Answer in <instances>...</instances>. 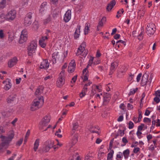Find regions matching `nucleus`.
Instances as JSON below:
<instances>
[{
    "mask_svg": "<svg viewBox=\"0 0 160 160\" xmlns=\"http://www.w3.org/2000/svg\"><path fill=\"white\" fill-rule=\"evenodd\" d=\"M44 102V99L42 96H40L38 99L33 100L31 106V109L32 111H35L41 107Z\"/></svg>",
    "mask_w": 160,
    "mask_h": 160,
    "instance_id": "obj_1",
    "label": "nucleus"
},
{
    "mask_svg": "<svg viewBox=\"0 0 160 160\" xmlns=\"http://www.w3.org/2000/svg\"><path fill=\"white\" fill-rule=\"evenodd\" d=\"M14 136L13 132H11L8 135V137H6L4 136L1 135L0 138L2 139V142L1 145L4 147L5 148H8L9 144Z\"/></svg>",
    "mask_w": 160,
    "mask_h": 160,
    "instance_id": "obj_2",
    "label": "nucleus"
},
{
    "mask_svg": "<svg viewBox=\"0 0 160 160\" xmlns=\"http://www.w3.org/2000/svg\"><path fill=\"white\" fill-rule=\"evenodd\" d=\"M37 42L36 41H32L27 48L28 56H31L32 54L35 53L37 47Z\"/></svg>",
    "mask_w": 160,
    "mask_h": 160,
    "instance_id": "obj_3",
    "label": "nucleus"
},
{
    "mask_svg": "<svg viewBox=\"0 0 160 160\" xmlns=\"http://www.w3.org/2000/svg\"><path fill=\"white\" fill-rule=\"evenodd\" d=\"M156 31V26L153 23L148 24L146 28V33L148 35L151 36Z\"/></svg>",
    "mask_w": 160,
    "mask_h": 160,
    "instance_id": "obj_4",
    "label": "nucleus"
},
{
    "mask_svg": "<svg viewBox=\"0 0 160 160\" xmlns=\"http://www.w3.org/2000/svg\"><path fill=\"white\" fill-rule=\"evenodd\" d=\"M65 74L64 71H62L59 75L57 82L56 84L58 87H62L65 83V80L64 79V75Z\"/></svg>",
    "mask_w": 160,
    "mask_h": 160,
    "instance_id": "obj_5",
    "label": "nucleus"
},
{
    "mask_svg": "<svg viewBox=\"0 0 160 160\" xmlns=\"http://www.w3.org/2000/svg\"><path fill=\"white\" fill-rule=\"evenodd\" d=\"M33 13L32 12H29L26 15L24 18V25L26 27L30 25L32 23V18Z\"/></svg>",
    "mask_w": 160,
    "mask_h": 160,
    "instance_id": "obj_6",
    "label": "nucleus"
},
{
    "mask_svg": "<svg viewBox=\"0 0 160 160\" xmlns=\"http://www.w3.org/2000/svg\"><path fill=\"white\" fill-rule=\"evenodd\" d=\"M50 120V118L49 116L48 115L45 116L39 123L40 125L39 129L40 130L42 129L43 127H46L48 125Z\"/></svg>",
    "mask_w": 160,
    "mask_h": 160,
    "instance_id": "obj_7",
    "label": "nucleus"
},
{
    "mask_svg": "<svg viewBox=\"0 0 160 160\" xmlns=\"http://www.w3.org/2000/svg\"><path fill=\"white\" fill-rule=\"evenodd\" d=\"M148 76V73H147L146 72L145 73L142 77L141 83V85L142 86H144L146 85H147L145 87V90L147 91L149 89L148 86H147L148 85L147 84Z\"/></svg>",
    "mask_w": 160,
    "mask_h": 160,
    "instance_id": "obj_8",
    "label": "nucleus"
},
{
    "mask_svg": "<svg viewBox=\"0 0 160 160\" xmlns=\"http://www.w3.org/2000/svg\"><path fill=\"white\" fill-rule=\"evenodd\" d=\"M16 16V12L15 10H11L6 15V17L8 20H13Z\"/></svg>",
    "mask_w": 160,
    "mask_h": 160,
    "instance_id": "obj_9",
    "label": "nucleus"
},
{
    "mask_svg": "<svg viewBox=\"0 0 160 160\" xmlns=\"http://www.w3.org/2000/svg\"><path fill=\"white\" fill-rule=\"evenodd\" d=\"M71 11L70 10H68L64 16L63 20L66 22H68L71 19Z\"/></svg>",
    "mask_w": 160,
    "mask_h": 160,
    "instance_id": "obj_10",
    "label": "nucleus"
},
{
    "mask_svg": "<svg viewBox=\"0 0 160 160\" xmlns=\"http://www.w3.org/2000/svg\"><path fill=\"white\" fill-rule=\"evenodd\" d=\"M118 66V62H114L111 63L110 68V71L109 74V75L112 74L113 72L115 71Z\"/></svg>",
    "mask_w": 160,
    "mask_h": 160,
    "instance_id": "obj_11",
    "label": "nucleus"
},
{
    "mask_svg": "<svg viewBox=\"0 0 160 160\" xmlns=\"http://www.w3.org/2000/svg\"><path fill=\"white\" fill-rule=\"evenodd\" d=\"M103 96V103L105 104H108L110 100L111 95L109 93H106Z\"/></svg>",
    "mask_w": 160,
    "mask_h": 160,
    "instance_id": "obj_12",
    "label": "nucleus"
},
{
    "mask_svg": "<svg viewBox=\"0 0 160 160\" xmlns=\"http://www.w3.org/2000/svg\"><path fill=\"white\" fill-rule=\"evenodd\" d=\"M44 143L50 149L52 148H53L54 149L58 148V147H54V141L50 140H48Z\"/></svg>",
    "mask_w": 160,
    "mask_h": 160,
    "instance_id": "obj_13",
    "label": "nucleus"
},
{
    "mask_svg": "<svg viewBox=\"0 0 160 160\" xmlns=\"http://www.w3.org/2000/svg\"><path fill=\"white\" fill-rule=\"evenodd\" d=\"M27 32L26 30H23L20 36L19 40H26L27 39Z\"/></svg>",
    "mask_w": 160,
    "mask_h": 160,
    "instance_id": "obj_14",
    "label": "nucleus"
},
{
    "mask_svg": "<svg viewBox=\"0 0 160 160\" xmlns=\"http://www.w3.org/2000/svg\"><path fill=\"white\" fill-rule=\"evenodd\" d=\"M49 63L48 62L47 60H45L43 62H42L40 65V68L41 69H46L48 68Z\"/></svg>",
    "mask_w": 160,
    "mask_h": 160,
    "instance_id": "obj_15",
    "label": "nucleus"
},
{
    "mask_svg": "<svg viewBox=\"0 0 160 160\" xmlns=\"http://www.w3.org/2000/svg\"><path fill=\"white\" fill-rule=\"evenodd\" d=\"M16 97V94L9 96L6 99L7 103H12L15 100Z\"/></svg>",
    "mask_w": 160,
    "mask_h": 160,
    "instance_id": "obj_16",
    "label": "nucleus"
},
{
    "mask_svg": "<svg viewBox=\"0 0 160 160\" xmlns=\"http://www.w3.org/2000/svg\"><path fill=\"white\" fill-rule=\"evenodd\" d=\"M18 61L16 57H14L11 59L10 62H8V66L9 67H12L16 64Z\"/></svg>",
    "mask_w": 160,
    "mask_h": 160,
    "instance_id": "obj_17",
    "label": "nucleus"
},
{
    "mask_svg": "<svg viewBox=\"0 0 160 160\" xmlns=\"http://www.w3.org/2000/svg\"><path fill=\"white\" fill-rule=\"evenodd\" d=\"M115 4L116 1L115 0H112L108 4L107 7V10L108 11H110Z\"/></svg>",
    "mask_w": 160,
    "mask_h": 160,
    "instance_id": "obj_18",
    "label": "nucleus"
},
{
    "mask_svg": "<svg viewBox=\"0 0 160 160\" xmlns=\"http://www.w3.org/2000/svg\"><path fill=\"white\" fill-rule=\"evenodd\" d=\"M47 2H44L42 3L39 9V12L40 13H42L47 9Z\"/></svg>",
    "mask_w": 160,
    "mask_h": 160,
    "instance_id": "obj_19",
    "label": "nucleus"
},
{
    "mask_svg": "<svg viewBox=\"0 0 160 160\" xmlns=\"http://www.w3.org/2000/svg\"><path fill=\"white\" fill-rule=\"evenodd\" d=\"M80 26L78 25L77 26V28H76L75 32V38L77 39L79 37V33L80 32Z\"/></svg>",
    "mask_w": 160,
    "mask_h": 160,
    "instance_id": "obj_20",
    "label": "nucleus"
},
{
    "mask_svg": "<svg viewBox=\"0 0 160 160\" xmlns=\"http://www.w3.org/2000/svg\"><path fill=\"white\" fill-rule=\"evenodd\" d=\"M50 149V148L44 143L42 148L41 150H40V151L42 153H45L48 152Z\"/></svg>",
    "mask_w": 160,
    "mask_h": 160,
    "instance_id": "obj_21",
    "label": "nucleus"
},
{
    "mask_svg": "<svg viewBox=\"0 0 160 160\" xmlns=\"http://www.w3.org/2000/svg\"><path fill=\"white\" fill-rule=\"evenodd\" d=\"M90 27V24L89 23H86L85 24V26L84 28V34L85 35L87 34L89 30V28Z\"/></svg>",
    "mask_w": 160,
    "mask_h": 160,
    "instance_id": "obj_22",
    "label": "nucleus"
},
{
    "mask_svg": "<svg viewBox=\"0 0 160 160\" xmlns=\"http://www.w3.org/2000/svg\"><path fill=\"white\" fill-rule=\"evenodd\" d=\"M106 21V17H103L102 18V19L99 21L98 23V26L100 27H102L103 26V23Z\"/></svg>",
    "mask_w": 160,
    "mask_h": 160,
    "instance_id": "obj_23",
    "label": "nucleus"
},
{
    "mask_svg": "<svg viewBox=\"0 0 160 160\" xmlns=\"http://www.w3.org/2000/svg\"><path fill=\"white\" fill-rule=\"evenodd\" d=\"M39 139H37L34 143V151L35 152L37 151L38 147L39 145Z\"/></svg>",
    "mask_w": 160,
    "mask_h": 160,
    "instance_id": "obj_24",
    "label": "nucleus"
},
{
    "mask_svg": "<svg viewBox=\"0 0 160 160\" xmlns=\"http://www.w3.org/2000/svg\"><path fill=\"white\" fill-rule=\"evenodd\" d=\"M78 135L77 134H75L72 138V144L73 145H74L76 144L78 141Z\"/></svg>",
    "mask_w": 160,
    "mask_h": 160,
    "instance_id": "obj_25",
    "label": "nucleus"
},
{
    "mask_svg": "<svg viewBox=\"0 0 160 160\" xmlns=\"http://www.w3.org/2000/svg\"><path fill=\"white\" fill-rule=\"evenodd\" d=\"M43 89V87L42 86H41L40 88L37 89L35 92V95H39L41 93V91H42Z\"/></svg>",
    "mask_w": 160,
    "mask_h": 160,
    "instance_id": "obj_26",
    "label": "nucleus"
},
{
    "mask_svg": "<svg viewBox=\"0 0 160 160\" xmlns=\"http://www.w3.org/2000/svg\"><path fill=\"white\" fill-rule=\"evenodd\" d=\"M10 80H9V81L8 82V83H6L5 86L4 88L6 90H8L10 89L11 87L12 84L10 82Z\"/></svg>",
    "mask_w": 160,
    "mask_h": 160,
    "instance_id": "obj_27",
    "label": "nucleus"
},
{
    "mask_svg": "<svg viewBox=\"0 0 160 160\" xmlns=\"http://www.w3.org/2000/svg\"><path fill=\"white\" fill-rule=\"evenodd\" d=\"M86 46V42H83V43L81 44L80 46L78 48V50H79L80 52H82V53H83V51L82 48L85 49Z\"/></svg>",
    "mask_w": 160,
    "mask_h": 160,
    "instance_id": "obj_28",
    "label": "nucleus"
},
{
    "mask_svg": "<svg viewBox=\"0 0 160 160\" xmlns=\"http://www.w3.org/2000/svg\"><path fill=\"white\" fill-rule=\"evenodd\" d=\"M114 151L113 150H111V151L108 154V156L107 158H109V159H112L113 157V155L114 154Z\"/></svg>",
    "mask_w": 160,
    "mask_h": 160,
    "instance_id": "obj_29",
    "label": "nucleus"
},
{
    "mask_svg": "<svg viewBox=\"0 0 160 160\" xmlns=\"http://www.w3.org/2000/svg\"><path fill=\"white\" fill-rule=\"evenodd\" d=\"M6 0H2L0 2V8H3L6 6Z\"/></svg>",
    "mask_w": 160,
    "mask_h": 160,
    "instance_id": "obj_30",
    "label": "nucleus"
},
{
    "mask_svg": "<svg viewBox=\"0 0 160 160\" xmlns=\"http://www.w3.org/2000/svg\"><path fill=\"white\" fill-rule=\"evenodd\" d=\"M138 88H136L135 89H131L130 91L128 93V96H130L131 95H133L138 91Z\"/></svg>",
    "mask_w": 160,
    "mask_h": 160,
    "instance_id": "obj_31",
    "label": "nucleus"
},
{
    "mask_svg": "<svg viewBox=\"0 0 160 160\" xmlns=\"http://www.w3.org/2000/svg\"><path fill=\"white\" fill-rule=\"evenodd\" d=\"M45 41H39V44L40 45L41 47L42 48H44L46 47V44L45 42Z\"/></svg>",
    "mask_w": 160,
    "mask_h": 160,
    "instance_id": "obj_32",
    "label": "nucleus"
},
{
    "mask_svg": "<svg viewBox=\"0 0 160 160\" xmlns=\"http://www.w3.org/2000/svg\"><path fill=\"white\" fill-rule=\"evenodd\" d=\"M5 20V15L3 14H1L0 15V23L4 22Z\"/></svg>",
    "mask_w": 160,
    "mask_h": 160,
    "instance_id": "obj_33",
    "label": "nucleus"
},
{
    "mask_svg": "<svg viewBox=\"0 0 160 160\" xmlns=\"http://www.w3.org/2000/svg\"><path fill=\"white\" fill-rule=\"evenodd\" d=\"M76 65V64L75 60H71V62L69 63L68 66L75 68Z\"/></svg>",
    "mask_w": 160,
    "mask_h": 160,
    "instance_id": "obj_34",
    "label": "nucleus"
},
{
    "mask_svg": "<svg viewBox=\"0 0 160 160\" xmlns=\"http://www.w3.org/2000/svg\"><path fill=\"white\" fill-rule=\"evenodd\" d=\"M75 68L68 66V71L69 73H72L75 71Z\"/></svg>",
    "mask_w": 160,
    "mask_h": 160,
    "instance_id": "obj_35",
    "label": "nucleus"
},
{
    "mask_svg": "<svg viewBox=\"0 0 160 160\" xmlns=\"http://www.w3.org/2000/svg\"><path fill=\"white\" fill-rule=\"evenodd\" d=\"M51 20V18L50 16H49L47 18L44 20L43 23L44 24H46L49 22Z\"/></svg>",
    "mask_w": 160,
    "mask_h": 160,
    "instance_id": "obj_36",
    "label": "nucleus"
},
{
    "mask_svg": "<svg viewBox=\"0 0 160 160\" xmlns=\"http://www.w3.org/2000/svg\"><path fill=\"white\" fill-rule=\"evenodd\" d=\"M128 128L129 129L132 128L134 127V124L133 122L131 121H130L128 123Z\"/></svg>",
    "mask_w": 160,
    "mask_h": 160,
    "instance_id": "obj_37",
    "label": "nucleus"
},
{
    "mask_svg": "<svg viewBox=\"0 0 160 160\" xmlns=\"http://www.w3.org/2000/svg\"><path fill=\"white\" fill-rule=\"evenodd\" d=\"M28 0H22V4L23 6H26L28 5Z\"/></svg>",
    "mask_w": 160,
    "mask_h": 160,
    "instance_id": "obj_38",
    "label": "nucleus"
},
{
    "mask_svg": "<svg viewBox=\"0 0 160 160\" xmlns=\"http://www.w3.org/2000/svg\"><path fill=\"white\" fill-rule=\"evenodd\" d=\"M23 141V138H20V139L16 143L17 145H18V146H20L22 143V141Z\"/></svg>",
    "mask_w": 160,
    "mask_h": 160,
    "instance_id": "obj_39",
    "label": "nucleus"
},
{
    "mask_svg": "<svg viewBox=\"0 0 160 160\" xmlns=\"http://www.w3.org/2000/svg\"><path fill=\"white\" fill-rule=\"evenodd\" d=\"M143 33L141 32L138 35V38L139 40H141L143 39Z\"/></svg>",
    "mask_w": 160,
    "mask_h": 160,
    "instance_id": "obj_40",
    "label": "nucleus"
},
{
    "mask_svg": "<svg viewBox=\"0 0 160 160\" xmlns=\"http://www.w3.org/2000/svg\"><path fill=\"white\" fill-rule=\"evenodd\" d=\"M78 125L77 122H76L73 124L72 129L76 130L78 127Z\"/></svg>",
    "mask_w": 160,
    "mask_h": 160,
    "instance_id": "obj_41",
    "label": "nucleus"
},
{
    "mask_svg": "<svg viewBox=\"0 0 160 160\" xmlns=\"http://www.w3.org/2000/svg\"><path fill=\"white\" fill-rule=\"evenodd\" d=\"M130 153V151L128 149L124 150L123 152V154L125 155H129Z\"/></svg>",
    "mask_w": 160,
    "mask_h": 160,
    "instance_id": "obj_42",
    "label": "nucleus"
},
{
    "mask_svg": "<svg viewBox=\"0 0 160 160\" xmlns=\"http://www.w3.org/2000/svg\"><path fill=\"white\" fill-rule=\"evenodd\" d=\"M155 123L156 121L155 120H153L152 121V125L150 128V132L152 130H153V129L154 128Z\"/></svg>",
    "mask_w": 160,
    "mask_h": 160,
    "instance_id": "obj_43",
    "label": "nucleus"
},
{
    "mask_svg": "<svg viewBox=\"0 0 160 160\" xmlns=\"http://www.w3.org/2000/svg\"><path fill=\"white\" fill-rule=\"evenodd\" d=\"M39 27V25L38 24V23L34 22V23L33 25V28H34L35 30H37L38 29Z\"/></svg>",
    "mask_w": 160,
    "mask_h": 160,
    "instance_id": "obj_44",
    "label": "nucleus"
},
{
    "mask_svg": "<svg viewBox=\"0 0 160 160\" xmlns=\"http://www.w3.org/2000/svg\"><path fill=\"white\" fill-rule=\"evenodd\" d=\"M142 118V114H141V112L139 114V117H138V121H136L135 122V123H138L141 122V120Z\"/></svg>",
    "mask_w": 160,
    "mask_h": 160,
    "instance_id": "obj_45",
    "label": "nucleus"
},
{
    "mask_svg": "<svg viewBox=\"0 0 160 160\" xmlns=\"http://www.w3.org/2000/svg\"><path fill=\"white\" fill-rule=\"evenodd\" d=\"M142 134V132L139 131H137L136 133V134L139 139L141 138H142V136L141 135Z\"/></svg>",
    "mask_w": 160,
    "mask_h": 160,
    "instance_id": "obj_46",
    "label": "nucleus"
},
{
    "mask_svg": "<svg viewBox=\"0 0 160 160\" xmlns=\"http://www.w3.org/2000/svg\"><path fill=\"white\" fill-rule=\"evenodd\" d=\"M77 76L78 75H76L73 77L72 79V81H71V83H72V81H73V83H75L77 80Z\"/></svg>",
    "mask_w": 160,
    "mask_h": 160,
    "instance_id": "obj_47",
    "label": "nucleus"
},
{
    "mask_svg": "<svg viewBox=\"0 0 160 160\" xmlns=\"http://www.w3.org/2000/svg\"><path fill=\"white\" fill-rule=\"evenodd\" d=\"M143 122H151V120L150 119L148 118H144L143 119Z\"/></svg>",
    "mask_w": 160,
    "mask_h": 160,
    "instance_id": "obj_48",
    "label": "nucleus"
},
{
    "mask_svg": "<svg viewBox=\"0 0 160 160\" xmlns=\"http://www.w3.org/2000/svg\"><path fill=\"white\" fill-rule=\"evenodd\" d=\"M154 101L157 103H158L160 102V99L159 98L156 96L154 98Z\"/></svg>",
    "mask_w": 160,
    "mask_h": 160,
    "instance_id": "obj_49",
    "label": "nucleus"
},
{
    "mask_svg": "<svg viewBox=\"0 0 160 160\" xmlns=\"http://www.w3.org/2000/svg\"><path fill=\"white\" fill-rule=\"evenodd\" d=\"M118 153L121 154H118L117 155L116 158V159H117V158H121L123 156L122 153L121 152H119Z\"/></svg>",
    "mask_w": 160,
    "mask_h": 160,
    "instance_id": "obj_50",
    "label": "nucleus"
},
{
    "mask_svg": "<svg viewBox=\"0 0 160 160\" xmlns=\"http://www.w3.org/2000/svg\"><path fill=\"white\" fill-rule=\"evenodd\" d=\"M142 74L141 73H139L137 77V81L138 82L141 79V78L142 76Z\"/></svg>",
    "mask_w": 160,
    "mask_h": 160,
    "instance_id": "obj_51",
    "label": "nucleus"
},
{
    "mask_svg": "<svg viewBox=\"0 0 160 160\" xmlns=\"http://www.w3.org/2000/svg\"><path fill=\"white\" fill-rule=\"evenodd\" d=\"M123 43L124 46H125L126 45V42L124 41H117L116 42V45H117L118 44V43Z\"/></svg>",
    "mask_w": 160,
    "mask_h": 160,
    "instance_id": "obj_52",
    "label": "nucleus"
},
{
    "mask_svg": "<svg viewBox=\"0 0 160 160\" xmlns=\"http://www.w3.org/2000/svg\"><path fill=\"white\" fill-rule=\"evenodd\" d=\"M152 74H151V75H150V78H149V79H148V82H149V83L148 84V86H149V87H150V84L151 82H152Z\"/></svg>",
    "mask_w": 160,
    "mask_h": 160,
    "instance_id": "obj_53",
    "label": "nucleus"
},
{
    "mask_svg": "<svg viewBox=\"0 0 160 160\" xmlns=\"http://www.w3.org/2000/svg\"><path fill=\"white\" fill-rule=\"evenodd\" d=\"M86 92H83L82 91V92L79 94V97L80 98H82L85 96L86 95Z\"/></svg>",
    "mask_w": 160,
    "mask_h": 160,
    "instance_id": "obj_54",
    "label": "nucleus"
},
{
    "mask_svg": "<svg viewBox=\"0 0 160 160\" xmlns=\"http://www.w3.org/2000/svg\"><path fill=\"white\" fill-rule=\"evenodd\" d=\"M4 37L3 31L2 30H0V38L2 39Z\"/></svg>",
    "mask_w": 160,
    "mask_h": 160,
    "instance_id": "obj_55",
    "label": "nucleus"
},
{
    "mask_svg": "<svg viewBox=\"0 0 160 160\" xmlns=\"http://www.w3.org/2000/svg\"><path fill=\"white\" fill-rule=\"evenodd\" d=\"M123 115H121L118 118V119H117V121L118 122H121L123 120Z\"/></svg>",
    "mask_w": 160,
    "mask_h": 160,
    "instance_id": "obj_56",
    "label": "nucleus"
},
{
    "mask_svg": "<svg viewBox=\"0 0 160 160\" xmlns=\"http://www.w3.org/2000/svg\"><path fill=\"white\" fill-rule=\"evenodd\" d=\"M120 37V35L118 34H115L113 38L115 39H119Z\"/></svg>",
    "mask_w": 160,
    "mask_h": 160,
    "instance_id": "obj_57",
    "label": "nucleus"
},
{
    "mask_svg": "<svg viewBox=\"0 0 160 160\" xmlns=\"http://www.w3.org/2000/svg\"><path fill=\"white\" fill-rule=\"evenodd\" d=\"M127 107L128 108V109L130 110L131 109H132L133 108V107L132 105L130 103H128L127 105Z\"/></svg>",
    "mask_w": 160,
    "mask_h": 160,
    "instance_id": "obj_58",
    "label": "nucleus"
},
{
    "mask_svg": "<svg viewBox=\"0 0 160 160\" xmlns=\"http://www.w3.org/2000/svg\"><path fill=\"white\" fill-rule=\"evenodd\" d=\"M155 95L157 97H160V90H158L156 91L155 92Z\"/></svg>",
    "mask_w": 160,
    "mask_h": 160,
    "instance_id": "obj_59",
    "label": "nucleus"
},
{
    "mask_svg": "<svg viewBox=\"0 0 160 160\" xmlns=\"http://www.w3.org/2000/svg\"><path fill=\"white\" fill-rule=\"evenodd\" d=\"M122 142L123 143L126 144L128 142V141L127 140L126 137H124L123 138H122Z\"/></svg>",
    "mask_w": 160,
    "mask_h": 160,
    "instance_id": "obj_60",
    "label": "nucleus"
},
{
    "mask_svg": "<svg viewBox=\"0 0 160 160\" xmlns=\"http://www.w3.org/2000/svg\"><path fill=\"white\" fill-rule=\"evenodd\" d=\"M140 149L139 148H135L134 149L133 152L134 153H136L139 151Z\"/></svg>",
    "mask_w": 160,
    "mask_h": 160,
    "instance_id": "obj_61",
    "label": "nucleus"
},
{
    "mask_svg": "<svg viewBox=\"0 0 160 160\" xmlns=\"http://www.w3.org/2000/svg\"><path fill=\"white\" fill-rule=\"evenodd\" d=\"M42 39H41L39 40H45L46 39L47 40L49 39V37L48 36H42Z\"/></svg>",
    "mask_w": 160,
    "mask_h": 160,
    "instance_id": "obj_62",
    "label": "nucleus"
},
{
    "mask_svg": "<svg viewBox=\"0 0 160 160\" xmlns=\"http://www.w3.org/2000/svg\"><path fill=\"white\" fill-rule=\"evenodd\" d=\"M51 2L53 4H57L58 3V0H51Z\"/></svg>",
    "mask_w": 160,
    "mask_h": 160,
    "instance_id": "obj_63",
    "label": "nucleus"
},
{
    "mask_svg": "<svg viewBox=\"0 0 160 160\" xmlns=\"http://www.w3.org/2000/svg\"><path fill=\"white\" fill-rule=\"evenodd\" d=\"M58 52H54L52 54V57H57L58 55Z\"/></svg>",
    "mask_w": 160,
    "mask_h": 160,
    "instance_id": "obj_64",
    "label": "nucleus"
}]
</instances>
